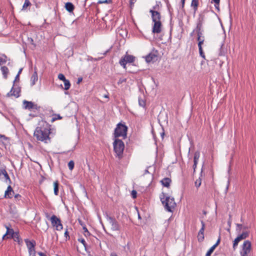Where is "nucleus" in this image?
<instances>
[{
    "mask_svg": "<svg viewBox=\"0 0 256 256\" xmlns=\"http://www.w3.org/2000/svg\"><path fill=\"white\" fill-rule=\"evenodd\" d=\"M74 163L73 160H70L68 163V166L70 170H72L74 169Z\"/></svg>",
    "mask_w": 256,
    "mask_h": 256,
    "instance_id": "nucleus-37",
    "label": "nucleus"
},
{
    "mask_svg": "<svg viewBox=\"0 0 256 256\" xmlns=\"http://www.w3.org/2000/svg\"><path fill=\"white\" fill-rule=\"evenodd\" d=\"M150 12L152 14V18L153 22H161L160 20L162 16L160 12L154 10H150Z\"/></svg>",
    "mask_w": 256,
    "mask_h": 256,
    "instance_id": "nucleus-10",
    "label": "nucleus"
},
{
    "mask_svg": "<svg viewBox=\"0 0 256 256\" xmlns=\"http://www.w3.org/2000/svg\"><path fill=\"white\" fill-rule=\"evenodd\" d=\"M58 186L59 184L58 180L55 181L54 182V194L56 196H58Z\"/></svg>",
    "mask_w": 256,
    "mask_h": 256,
    "instance_id": "nucleus-24",
    "label": "nucleus"
},
{
    "mask_svg": "<svg viewBox=\"0 0 256 256\" xmlns=\"http://www.w3.org/2000/svg\"><path fill=\"white\" fill-rule=\"evenodd\" d=\"M0 70L2 72L4 78L6 79L9 72L8 68L6 66H1Z\"/></svg>",
    "mask_w": 256,
    "mask_h": 256,
    "instance_id": "nucleus-21",
    "label": "nucleus"
},
{
    "mask_svg": "<svg viewBox=\"0 0 256 256\" xmlns=\"http://www.w3.org/2000/svg\"><path fill=\"white\" fill-rule=\"evenodd\" d=\"M157 53V51L150 52L146 56V61L147 62H155L156 60L158 57Z\"/></svg>",
    "mask_w": 256,
    "mask_h": 256,
    "instance_id": "nucleus-13",
    "label": "nucleus"
},
{
    "mask_svg": "<svg viewBox=\"0 0 256 256\" xmlns=\"http://www.w3.org/2000/svg\"><path fill=\"white\" fill-rule=\"evenodd\" d=\"M204 19V16L203 14H200L199 15V18H198V22L203 24Z\"/></svg>",
    "mask_w": 256,
    "mask_h": 256,
    "instance_id": "nucleus-36",
    "label": "nucleus"
},
{
    "mask_svg": "<svg viewBox=\"0 0 256 256\" xmlns=\"http://www.w3.org/2000/svg\"><path fill=\"white\" fill-rule=\"evenodd\" d=\"M40 126H38L34 132V136L38 140L48 143L50 141L49 134H50V126L46 122L42 121L40 124Z\"/></svg>",
    "mask_w": 256,
    "mask_h": 256,
    "instance_id": "nucleus-1",
    "label": "nucleus"
},
{
    "mask_svg": "<svg viewBox=\"0 0 256 256\" xmlns=\"http://www.w3.org/2000/svg\"><path fill=\"white\" fill-rule=\"evenodd\" d=\"M198 162H194V165H193V168H194V172L195 170H196V166H197V164H198Z\"/></svg>",
    "mask_w": 256,
    "mask_h": 256,
    "instance_id": "nucleus-54",
    "label": "nucleus"
},
{
    "mask_svg": "<svg viewBox=\"0 0 256 256\" xmlns=\"http://www.w3.org/2000/svg\"><path fill=\"white\" fill-rule=\"evenodd\" d=\"M28 250V254L29 256H35L36 252L35 250V248H32Z\"/></svg>",
    "mask_w": 256,
    "mask_h": 256,
    "instance_id": "nucleus-35",
    "label": "nucleus"
},
{
    "mask_svg": "<svg viewBox=\"0 0 256 256\" xmlns=\"http://www.w3.org/2000/svg\"><path fill=\"white\" fill-rule=\"evenodd\" d=\"M50 220L52 226L56 228V230H60L62 229L63 226L61 223L60 220L56 216L53 215L50 218Z\"/></svg>",
    "mask_w": 256,
    "mask_h": 256,
    "instance_id": "nucleus-6",
    "label": "nucleus"
},
{
    "mask_svg": "<svg viewBox=\"0 0 256 256\" xmlns=\"http://www.w3.org/2000/svg\"><path fill=\"white\" fill-rule=\"evenodd\" d=\"M32 4L29 0H25L23 4L22 10H26L28 7L31 6Z\"/></svg>",
    "mask_w": 256,
    "mask_h": 256,
    "instance_id": "nucleus-25",
    "label": "nucleus"
},
{
    "mask_svg": "<svg viewBox=\"0 0 256 256\" xmlns=\"http://www.w3.org/2000/svg\"><path fill=\"white\" fill-rule=\"evenodd\" d=\"M78 241L80 242L86 248V243L85 241V240L82 238H78Z\"/></svg>",
    "mask_w": 256,
    "mask_h": 256,
    "instance_id": "nucleus-43",
    "label": "nucleus"
},
{
    "mask_svg": "<svg viewBox=\"0 0 256 256\" xmlns=\"http://www.w3.org/2000/svg\"><path fill=\"white\" fill-rule=\"evenodd\" d=\"M112 2L111 0H98V4H110Z\"/></svg>",
    "mask_w": 256,
    "mask_h": 256,
    "instance_id": "nucleus-45",
    "label": "nucleus"
},
{
    "mask_svg": "<svg viewBox=\"0 0 256 256\" xmlns=\"http://www.w3.org/2000/svg\"><path fill=\"white\" fill-rule=\"evenodd\" d=\"M20 80V75L18 74L16 76L15 79L13 82V85L14 86V84L16 82Z\"/></svg>",
    "mask_w": 256,
    "mask_h": 256,
    "instance_id": "nucleus-51",
    "label": "nucleus"
},
{
    "mask_svg": "<svg viewBox=\"0 0 256 256\" xmlns=\"http://www.w3.org/2000/svg\"><path fill=\"white\" fill-rule=\"evenodd\" d=\"M64 236L66 237V238H67V237L69 238L68 232L67 230L64 232Z\"/></svg>",
    "mask_w": 256,
    "mask_h": 256,
    "instance_id": "nucleus-62",
    "label": "nucleus"
},
{
    "mask_svg": "<svg viewBox=\"0 0 256 256\" xmlns=\"http://www.w3.org/2000/svg\"><path fill=\"white\" fill-rule=\"evenodd\" d=\"M171 180L170 178H163L161 181L162 185L166 188H168L171 182Z\"/></svg>",
    "mask_w": 256,
    "mask_h": 256,
    "instance_id": "nucleus-20",
    "label": "nucleus"
},
{
    "mask_svg": "<svg viewBox=\"0 0 256 256\" xmlns=\"http://www.w3.org/2000/svg\"><path fill=\"white\" fill-rule=\"evenodd\" d=\"M83 230H84V235L86 236H90V232L88 231V229L86 228V227L85 226H83Z\"/></svg>",
    "mask_w": 256,
    "mask_h": 256,
    "instance_id": "nucleus-39",
    "label": "nucleus"
},
{
    "mask_svg": "<svg viewBox=\"0 0 256 256\" xmlns=\"http://www.w3.org/2000/svg\"><path fill=\"white\" fill-rule=\"evenodd\" d=\"M58 78L61 80H62L63 82L66 80L64 76L62 74H58Z\"/></svg>",
    "mask_w": 256,
    "mask_h": 256,
    "instance_id": "nucleus-42",
    "label": "nucleus"
},
{
    "mask_svg": "<svg viewBox=\"0 0 256 256\" xmlns=\"http://www.w3.org/2000/svg\"><path fill=\"white\" fill-rule=\"evenodd\" d=\"M12 238H14V240L16 242H20V238L18 235V234L16 232V237H12Z\"/></svg>",
    "mask_w": 256,
    "mask_h": 256,
    "instance_id": "nucleus-50",
    "label": "nucleus"
},
{
    "mask_svg": "<svg viewBox=\"0 0 256 256\" xmlns=\"http://www.w3.org/2000/svg\"><path fill=\"white\" fill-rule=\"evenodd\" d=\"M110 256H118V255L115 252H112L110 254Z\"/></svg>",
    "mask_w": 256,
    "mask_h": 256,
    "instance_id": "nucleus-64",
    "label": "nucleus"
},
{
    "mask_svg": "<svg viewBox=\"0 0 256 256\" xmlns=\"http://www.w3.org/2000/svg\"><path fill=\"white\" fill-rule=\"evenodd\" d=\"M4 174L3 176H4V178H5L6 181L7 182V180H8L9 182L11 183V180L10 178V176H9L7 172L6 171V170L5 169H4Z\"/></svg>",
    "mask_w": 256,
    "mask_h": 256,
    "instance_id": "nucleus-27",
    "label": "nucleus"
},
{
    "mask_svg": "<svg viewBox=\"0 0 256 256\" xmlns=\"http://www.w3.org/2000/svg\"><path fill=\"white\" fill-rule=\"evenodd\" d=\"M126 82V79L124 78H120L118 82V84L119 85L124 82Z\"/></svg>",
    "mask_w": 256,
    "mask_h": 256,
    "instance_id": "nucleus-44",
    "label": "nucleus"
},
{
    "mask_svg": "<svg viewBox=\"0 0 256 256\" xmlns=\"http://www.w3.org/2000/svg\"><path fill=\"white\" fill-rule=\"evenodd\" d=\"M216 248L213 246L209 249V250L206 252V256H210L211 254L213 252Z\"/></svg>",
    "mask_w": 256,
    "mask_h": 256,
    "instance_id": "nucleus-31",
    "label": "nucleus"
},
{
    "mask_svg": "<svg viewBox=\"0 0 256 256\" xmlns=\"http://www.w3.org/2000/svg\"><path fill=\"white\" fill-rule=\"evenodd\" d=\"M24 104V108L28 110H38L40 108V106H38L37 104H34L32 102H28L24 100L23 102Z\"/></svg>",
    "mask_w": 256,
    "mask_h": 256,
    "instance_id": "nucleus-12",
    "label": "nucleus"
},
{
    "mask_svg": "<svg viewBox=\"0 0 256 256\" xmlns=\"http://www.w3.org/2000/svg\"><path fill=\"white\" fill-rule=\"evenodd\" d=\"M220 2V0H212V2L214 3V6L218 10H220V8H219Z\"/></svg>",
    "mask_w": 256,
    "mask_h": 256,
    "instance_id": "nucleus-30",
    "label": "nucleus"
},
{
    "mask_svg": "<svg viewBox=\"0 0 256 256\" xmlns=\"http://www.w3.org/2000/svg\"><path fill=\"white\" fill-rule=\"evenodd\" d=\"M20 88L19 86L14 87L13 86L11 90L6 94V96L10 97L11 96H14L18 98L20 96Z\"/></svg>",
    "mask_w": 256,
    "mask_h": 256,
    "instance_id": "nucleus-8",
    "label": "nucleus"
},
{
    "mask_svg": "<svg viewBox=\"0 0 256 256\" xmlns=\"http://www.w3.org/2000/svg\"><path fill=\"white\" fill-rule=\"evenodd\" d=\"M10 60V58L5 54H0V66L6 64L8 60Z\"/></svg>",
    "mask_w": 256,
    "mask_h": 256,
    "instance_id": "nucleus-19",
    "label": "nucleus"
},
{
    "mask_svg": "<svg viewBox=\"0 0 256 256\" xmlns=\"http://www.w3.org/2000/svg\"><path fill=\"white\" fill-rule=\"evenodd\" d=\"M249 236V232L247 231L243 232L240 234L234 240L233 243V248L234 250L236 249L238 245V242L246 238Z\"/></svg>",
    "mask_w": 256,
    "mask_h": 256,
    "instance_id": "nucleus-7",
    "label": "nucleus"
},
{
    "mask_svg": "<svg viewBox=\"0 0 256 256\" xmlns=\"http://www.w3.org/2000/svg\"><path fill=\"white\" fill-rule=\"evenodd\" d=\"M138 103L140 106L142 107H144L146 104L144 100L140 99L138 100Z\"/></svg>",
    "mask_w": 256,
    "mask_h": 256,
    "instance_id": "nucleus-48",
    "label": "nucleus"
},
{
    "mask_svg": "<svg viewBox=\"0 0 256 256\" xmlns=\"http://www.w3.org/2000/svg\"><path fill=\"white\" fill-rule=\"evenodd\" d=\"M237 228L236 230L240 231L242 228V224H236Z\"/></svg>",
    "mask_w": 256,
    "mask_h": 256,
    "instance_id": "nucleus-49",
    "label": "nucleus"
},
{
    "mask_svg": "<svg viewBox=\"0 0 256 256\" xmlns=\"http://www.w3.org/2000/svg\"><path fill=\"white\" fill-rule=\"evenodd\" d=\"M22 70V68H20L18 72V74L20 75Z\"/></svg>",
    "mask_w": 256,
    "mask_h": 256,
    "instance_id": "nucleus-63",
    "label": "nucleus"
},
{
    "mask_svg": "<svg viewBox=\"0 0 256 256\" xmlns=\"http://www.w3.org/2000/svg\"><path fill=\"white\" fill-rule=\"evenodd\" d=\"M202 24L201 23H198L197 24L196 28V32H202Z\"/></svg>",
    "mask_w": 256,
    "mask_h": 256,
    "instance_id": "nucleus-28",
    "label": "nucleus"
},
{
    "mask_svg": "<svg viewBox=\"0 0 256 256\" xmlns=\"http://www.w3.org/2000/svg\"><path fill=\"white\" fill-rule=\"evenodd\" d=\"M152 32L154 34H160L162 31V25L161 22H154Z\"/></svg>",
    "mask_w": 256,
    "mask_h": 256,
    "instance_id": "nucleus-11",
    "label": "nucleus"
},
{
    "mask_svg": "<svg viewBox=\"0 0 256 256\" xmlns=\"http://www.w3.org/2000/svg\"><path fill=\"white\" fill-rule=\"evenodd\" d=\"M201 184H202V180L200 178H199L198 179H197L195 181V182H194L195 186L197 188H198L200 186Z\"/></svg>",
    "mask_w": 256,
    "mask_h": 256,
    "instance_id": "nucleus-33",
    "label": "nucleus"
},
{
    "mask_svg": "<svg viewBox=\"0 0 256 256\" xmlns=\"http://www.w3.org/2000/svg\"><path fill=\"white\" fill-rule=\"evenodd\" d=\"M107 220L111 225V228L113 230H120V225L115 218L111 216H107Z\"/></svg>",
    "mask_w": 256,
    "mask_h": 256,
    "instance_id": "nucleus-9",
    "label": "nucleus"
},
{
    "mask_svg": "<svg viewBox=\"0 0 256 256\" xmlns=\"http://www.w3.org/2000/svg\"><path fill=\"white\" fill-rule=\"evenodd\" d=\"M135 60V57L132 55L126 54L124 56L122 57L120 60V64L124 69H126V64L127 63H132Z\"/></svg>",
    "mask_w": 256,
    "mask_h": 256,
    "instance_id": "nucleus-5",
    "label": "nucleus"
},
{
    "mask_svg": "<svg viewBox=\"0 0 256 256\" xmlns=\"http://www.w3.org/2000/svg\"><path fill=\"white\" fill-rule=\"evenodd\" d=\"M200 156V152L198 151L196 152L194 154V161L198 162Z\"/></svg>",
    "mask_w": 256,
    "mask_h": 256,
    "instance_id": "nucleus-29",
    "label": "nucleus"
},
{
    "mask_svg": "<svg viewBox=\"0 0 256 256\" xmlns=\"http://www.w3.org/2000/svg\"><path fill=\"white\" fill-rule=\"evenodd\" d=\"M199 50V52H200V56L202 58H204V59H205V55L204 54V52H203V50H202V48H201V49H198Z\"/></svg>",
    "mask_w": 256,
    "mask_h": 256,
    "instance_id": "nucleus-47",
    "label": "nucleus"
},
{
    "mask_svg": "<svg viewBox=\"0 0 256 256\" xmlns=\"http://www.w3.org/2000/svg\"><path fill=\"white\" fill-rule=\"evenodd\" d=\"M181 2H182V7L183 8L184 6L185 0H181Z\"/></svg>",
    "mask_w": 256,
    "mask_h": 256,
    "instance_id": "nucleus-60",
    "label": "nucleus"
},
{
    "mask_svg": "<svg viewBox=\"0 0 256 256\" xmlns=\"http://www.w3.org/2000/svg\"><path fill=\"white\" fill-rule=\"evenodd\" d=\"M136 194H137V192L136 190H133L132 192V197L134 198H136Z\"/></svg>",
    "mask_w": 256,
    "mask_h": 256,
    "instance_id": "nucleus-52",
    "label": "nucleus"
},
{
    "mask_svg": "<svg viewBox=\"0 0 256 256\" xmlns=\"http://www.w3.org/2000/svg\"><path fill=\"white\" fill-rule=\"evenodd\" d=\"M38 80V76L37 72H36V70H35L31 77V79H30L31 86H34L36 84V82Z\"/></svg>",
    "mask_w": 256,
    "mask_h": 256,
    "instance_id": "nucleus-18",
    "label": "nucleus"
},
{
    "mask_svg": "<svg viewBox=\"0 0 256 256\" xmlns=\"http://www.w3.org/2000/svg\"><path fill=\"white\" fill-rule=\"evenodd\" d=\"M250 251L242 250V251L240 252V255H245V256H250Z\"/></svg>",
    "mask_w": 256,
    "mask_h": 256,
    "instance_id": "nucleus-40",
    "label": "nucleus"
},
{
    "mask_svg": "<svg viewBox=\"0 0 256 256\" xmlns=\"http://www.w3.org/2000/svg\"><path fill=\"white\" fill-rule=\"evenodd\" d=\"M4 174V169H0V179L2 178V176H3Z\"/></svg>",
    "mask_w": 256,
    "mask_h": 256,
    "instance_id": "nucleus-55",
    "label": "nucleus"
},
{
    "mask_svg": "<svg viewBox=\"0 0 256 256\" xmlns=\"http://www.w3.org/2000/svg\"><path fill=\"white\" fill-rule=\"evenodd\" d=\"M158 7H159L158 5V4H156V6H154L152 7V10H156L158 8Z\"/></svg>",
    "mask_w": 256,
    "mask_h": 256,
    "instance_id": "nucleus-57",
    "label": "nucleus"
},
{
    "mask_svg": "<svg viewBox=\"0 0 256 256\" xmlns=\"http://www.w3.org/2000/svg\"><path fill=\"white\" fill-rule=\"evenodd\" d=\"M198 49H201V48H202V44H203V43L204 41V40H198Z\"/></svg>",
    "mask_w": 256,
    "mask_h": 256,
    "instance_id": "nucleus-41",
    "label": "nucleus"
},
{
    "mask_svg": "<svg viewBox=\"0 0 256 256\" xmlns=\"http://www.w3.org/2000/svg\"><path fill=\"white\" fill-rule=\"evenodd\" d=\"M6 234L3 236V239L5 238H10L12 237H16V232H15L12 228H10L8 226H6Z\"/></svg>",
    "mask_w": 256,
    "mask_h": 256,
    "instance_id": "nucleus-14",
    "label": "nucleus"
},
{
    "mask_svg": "<svg viewBox=\"0 0 256 256\" xmlns=\"http://www.w3.org/2000/svg\"><path fill=\"white\" fill-rule=\"evenodd\" d=\"M82 78H78L77 84H79L80 82H82Z\"/></svg>",
    "mask_w": 256,
    "mask_h": 256,
    "instance_id": "nucleus-59",
    "label": "nucleus"
},
{
    "mask_svg": "<svg viewBox=\"0 0 256 256\" xmlns=\"http://www.w3.org/2000/svg\"><path fill=\"white\" fill-rule=\"evenodd\" d=\"M198 0H192L191 2V6L193 8L194 10V14H195L196 10H198Z\"/></svg>",
    "mask_w": 256,
    "mask_h": 256,
    "instance_id": "nucleus-23",
    "label": "nucleus"
},
{
    "mask_svg": "<svg viewBox=\"0 0 256 256\" xmlns=\"http://www.w3.org/2000/svg\"><path fill=\"white\" fill-rule=\"evenodd\" d=\"M65 8L68 12H73L74 6L72 2H68L65 4Z\"/></svg>",
    "mask_w": 256,
    "mask_h": 256,
    "instance_id": "nucleus-22",
    "label": "nucleus"
},
{
    "mask_svg": "<svg viewBox=\"0 0 256 256\" xmlns=\"http://www.w3.org/2000/svg\"><path fill=\"white\" fill-rule=\"evenodd\" d=\"M198 240L200 242H202L204 240V234H200L198 233Z\"/></svg>",
    "mask_w": 256,
    "mask_h": 256,
    "instance_id": "nucleus-38",
    "label": "nucleus"
},
{
    "mask_svg": "<svg viewBox=\"0 0 256 256\" xmlns=\"http://www.w3.org/2000/svg\"><path fill=\"white\" fill-rule=\"evenodd\" d=\"M38 254L40 256H47L46 255V254L43 253V252H38Z\"/></svg>",
    "mask_w": 256,
    "mask_h": 256,
    "instance_id": "nucleus-56",
    "label": "nucleus"
},
{
    "mask_svg": "<svg viewBox=\"0 0 256 256\" xmlns=\"http://www.w3.org/2000/svg\"><path fill=\"white\" fill-rule=\"evenodd\" d=\"M14 191L10 186H9L4 193L6 198H11L14 194Z\"/></svg>",
    "mask_w": 256,
    "mask_h": 256,
    "instance_id": "nucleus-15",
    "label": "nucleus"
},
{
    "mask_svg": "<svg viewBox=\"0 0 256 256\" xmlns=\"http://www.w3.org/2000/svg\"><path fill=\"white\" fill-rule=\"evenodd\" d=\"M64 89L65 90H68L70 88V81L66 79V80H64Z\"/></svg>",
    "mask_w": 256,
    "mask_h": 256,
    "instance_id": "nucleus-26",
    "label": "nucleus"
},
{
    "mask_svg": "<svg viewBox=\"0 0 256 256\" xmlns=\"http://www.w3.org/2000/svg\"><path fill=\"white\" fill-rule=\"evenodd\" d=\"M0 138H2L4 140H6L7 138L4 135H2L0 134Z\"/></svg>",
    "mask_w": 256,
    "mask_h": 256,
    "instance_id": "nucleus-61",
    "label": "nucleus"
},
{
    "mask_svg": "<svg viewBox=\"0 0 256 256\" xmlns=\"http://www.w3.org/2000/svg\"><path fill=\"white\" fill-rule=\"evenodd\" d=\"M197 35V40H204V36L202 34V32H198Z\"/></svg>",
    "mask_w": 256,
    "mask_h": 256,
    "instance_id": "nucleus-34",
    "label": "nucleus"
},
{
    "mask_svg": "<svg viewBox=\"0 0 256 256\" xmlns=\"http://www.w3.org/2000/svg\"><path fill=\"white\" fill-rule=\"evenodd\" d=\"M134 0H130V7L132 8L134 4Z\"/></svg>",
    "mask_w": 256,
    "mask_h": 256,
    "instance_id": "nucleus-58",
    "label": "nucleus"
},
{
    "mask_svg": "<svg viewBox=\"0 0 256 256\" xmlns=\"http://www.w3.org/2000/svg\"><path fill=\"white\" fill-rule=\"evenodd\" d=\"M24 242L26 244L28 250L35 248L36 242L34 240H30L28 239H26Z\"/></svg>",
    "mask_w": 256,
    "mask_h": 256,
    "instance_id": "nucleus-17",
    "label": "nucleus"
},
{
    "mask_svg": "<svg viewBox=\"0 0 256 256\" xmlns=\"http://www.w3.org/2000/svg\"><path fill=\"white\" fill-rule=\"evenodd\" d=\"M220 240V236H219L216 242L213 246L214 247L216 248V247L219 244Z\"/></svg>",
    "mask_w": 256,
    "mask_h": 256,
    "instance_id": "nucleus-53",
    "label": "nucleus"
},
{
    "mask_svg": "<svg viewBox=\"0 0 256 256\" xmlns=\"http://www.w3.org/2000/svg\"><path fill=\"white\" fill-rule=\"evenodd\" d=\"M21 196L19 194H16L14 196V200L16 202L19 201L21 198Z\"/></svg>",
    "mask_w": 256,
    "mask_h": 256,
    "instance_id": "nucleus-46",
    "label": "nucleus"
},
{
    "mask_svg": "<svg viewBox=\"0 0 256 256\" xmlns=\"http://www.w3.org/2000/svg\"><path fill=\"white\" fill-rule=\"evenodd\" d=\"M252 244L249 240H246L242 244V250L251 251Z\"/></svg>",
    "mask_w": 256,
    "mask_h": 256,
    "instance_id": "nucleus-16",
    "label": "nucleus"
},
{
    "mask_svg": "<svg viewBox=\"0 0 256 256\" xmlns=\"http://www.w3.org/2000/svg\"><path fill=\"white\" fill-rule=\"evenodd\" d=\"M114 150L116 154V156L121 159L123 156V152L124 148V142L118 138H116L114 143Z\"/></svg>",
    "mask_w": 256,
    "mask_h": 256,
    "instance_id": "nucleus-3",
    "label": "nucleus"
},
{
    "mask_svg": "<svg viewBox=\"0 0 256 256\" xmlns=\"http://www.w3.org/2000/svg\"><path fill=\"white\" fill-rule=\"evenodd\" d=\"M128 128L127 126L121 123L117 124L114 130V138L122 137L124 139L126 138Z\"/></svg>",
    "mask_w": 256,
    "mask_h": 256,
    "instance_id": "nucleus-4",
    "label": "nucleus"
},
{
    "mask_svg": "<svg viewBox=\"0 0 256 256\" xmlns=\"http://www.w3.org/2000/svg\"><path fill=\"white\" fill-rule=\"evenodd\" d=\"M160 198L164 208L168 212H172L176 206L174 198L166 196L164 192L160 194Z\"/></svg>",
    "mask_w": 256,
    "mask_h": 256,
    "instance_id": "nucleus-2",
    "label": "nucleus"
},
{
    "mask_svg": "<svg viewBox=\"0 0 256 256\" xmlns=\"http://www.w3.org/2000/svg\"><path fill=\"white\" fill-rule=\"evenodd\" d=\"M201 224H202V228L200 229V230H199L198 234H204L205 224H204V222L202 220L201 221Z\"/></svg>",
    "mask_w": 256,
    "mask_h": 256,
    "instance_id": "nucleus-32",
    "label": "nucleus"
}]
</instances>
